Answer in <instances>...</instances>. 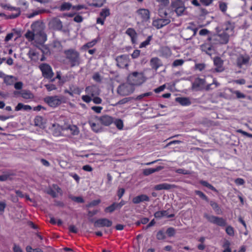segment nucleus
<instances>
[{
  "label": "nucleus",
  "mask_w": 252,
  "mask_h": 252,
  "mask_svg": "<svg viewBox=\"0 0 252 252\" xmlns=\"http://www.w3.org/2000/svg\"><path fill=\"white\" fill-rule=\"evenodd\" d=\"M152 35H149V36H148L146 40L141 43V44L139 45V48H142L144 47H146L147 46L150 45V42L152 40Z\"/></svg>",
  "instance_id": "41"
},
{
  "label": "nucleus",
  "mask_w": 252,
  "mask_h": 252,
  "mask_svg": "<svg viewBox=\"0 0 252 252\" xmlns=\"http://www.w3.org/2000/svg\"><path fill=\"white\" fill-rule=\"evenodd\" d=\"M213 84H215L216 85L215 88H216L217 87H218L219 85V84L217 82V81L215 78L213 79V83H212L211 84H207L204 88H203V89H204L206 91H208L210 90H212L213 88H211V86Z\"/></svg>",
  "instance_id": "44"
},
{
  "label": "nucleus",
  "mask_w": 252,
  "mask_h": 252,
  "mask_svg": "<svg viewBox=\"0 0 252 252\" xmlns=\"http://www.w3.org/2000/svg\"><path fill=\"white\" fill-rule=\"evenodd\" d=\"M206 83V80L204 78H200L197 77L195 79L192 83V87L193 88H201L203 89V87Z\"/></svg>",
  "instance_id": "24"
},
{
  "label": "nucleus",
  "mask_w": 252,
  "mask_h": 252,
  "mask_svg": "<svg viewBox=\"0 0 252 252\" xmlns=\"http://www.w3.org/2000/svg\"><path fill=\"white\" fill-rule=\"evenodd\" d=\"M66 63L70 67L79 66L81 63L80 54L75 49L70 48L63 52Z\"/></svg>",
  "instance_id": "1"
},
{
  "label": "nucleus",
  "mask_w": 252,
  "mask_h": 252,
  "mask_svg": "<svg viewBox=\"0 0 252 252\" xmlns=\"http://www.w3.org/2000/svg\"><path fill=\"white\" fill-rule=\"evenodd\" d=\"M70 198L77 203H83L84 202V200L81 196H70Z\"/></svg>",
  "instance_id": "54"
},
{
  "label": "nucleus",
  "mask_w": 252,
  "mask_h": 252,
  "mask_svg": "<svg viewBox=\"0 0 252 252\" xmlns=\"http://www.w3.org/2000/svg\"><path fill=\"white\" fill-rule=\"evenodd\" d=\"M219 6L220 10L225 13L227 9V4L226 2L220 1L219 2Z\"/></svg>",
  "instance_id": "45"
},
{
  "label": "nucleus",
  "mask_w": 252,
  "mask_h": 252,
  "mask_svg": "<svg viewBox=\"0 0 252 252\" xmlns=\"http://www.w3.org/2000/svg\"><path fill=\"white\" fill-rule=\"evenodd\" d=\"M45 86L48 91H52L57 89L56 85L53 84H46Z\"/></svg>",
  "instance_id": "59"
},
{
  "label": "nucleus",
  "mask_w": 252,
  "mask_h": 252,
  "mask_svg": "<svg viewBox=\"0 0 252 252\" xmlns=\"http://www.w3.org/2000/svg\"><path fill=\"white\" fill-rule=\"evenodd\" d=\"M44 101L49 106L55 108L59 106L62 103L66 102V99L63 95L49 96L44 98Z\"/></svg>",
  "instance_id": "5"
},
{
  "label": "nucleus",
  "mask_w": 252,
  "mask_h": 252,
  "mask_svg": "<svg viewBox=\"0 0 252 252\" xmlns=\"http://www.w3.org/2000/svg\"><path fill=\"white\" fill-rule=\"evenodd\" d=\"M176 172L178 174L184 175H187L189 174V172L188 170L182 168L177 169Z\"/></svg>",
  "instance_id": "62"
},
{
  "label": "nucleus",
  "mask_w": 252,
  "mask_h": 252,
  "mask_svg": "<svg viewBox=\"0 0 252 252\" xmlns=\"http://www.w3.org/2000/svg\"><path fill=\"white\" fill-rule=\"evenodd\" d=\"M68 129L70 130L71 133L73 135H78L79 132L78 127L75 125L69 126Z\"/></svg>",
  "instance_id": "43"
},
{
  "label": "nucleus",
  "mask_w": 252,
  "mask_h": 252,
  "mask_svg": "<svg viewBox=\"0 0 252 252\" xmlns=\"http://www.w3.org/2000/svg\"><path fill=\"white\" fill-rule=\"evenodd\" d=\"M0 6L4 9L16 11L15 13L11 14L9 15V18L11 19L17 18L21 14L20 8L19 7H13L11 6L9 4L4 3H0Z\"/></svg>",
  "instance_id": "14"
},
{
  "label": "nucleus",
  "mask_w": 252,
  "mask_h": 252,
  "mask_svg": "<svg viewBox=\"0 0 252 252\" xmlns=\"http://www.w3.org/2000/svg\"><path fill=\"white\" fill-rule=\"evenodd\" d=\"M112 225V221L106 218H101L96 220L94 222L95 227H109Z\"/></svg>",
  "instance_id": "18"
},
{
  "label": "nucleus",
  "mask_w": 252,
  "mask_h": 252,
  "mask_svg": "<svg viewBox=\"0 0 252 252\" xmlns=\"http://www.w3.org/2000/svg\"><path fill=\"white\" fill-rule=\"evenodd\" d=\"M114 124L116 125V127L119 129H122L124 127V123L123 121L121 119H117L115 122Z\"/></svg>",
  "instance_id": "51"
},
{
  "label": "nucleus",
  "mask_w": 252,
  "mask_h": 252,
  "mask_svg": "<svg viewBox=\"0 0 252 252\" xmlns=\"http://www.w3.org/2000/svg\"><path fill=\"white\" fill-rule=\"evenodd\" d=\"M135 13L141 23H146L150 19L151 13L149 9L146 8H139Z\"/></svg>",
  "instance_id": "10"
},
{
  "label": "nucleus",
  "mask_w": 252,
  "mask_h": 252,
  "mask_svg": "<svg viewBox=\"0 0 252 252\" xmlns=\"http://www.w3.org/2000/svg\"><path fill=\"white\" fill-rule=\"evenodd\" d=\"M225 232L227 233V234L230 236H233L234 235V228L230 225H228L226 227Z\"/></svg>",
  "instance_id": "49"
},
{
  "label": "nucleus",
  "mask_w": 252,
  "mask_h": 252,
  "mask_svg": "<svg viewBox=\"0 0 252 252\" xmlns=\"http://www.w3.org/2000/svg\"><path fill=\"white\" fill-rule=\"evenodd\" d=\"M204 217L210 223L216 224L218 226L220 227H225L226 226V220L222 217H219L213 215H209L206 213L204 214Z\"/></svg>",
  "instance_id": "7"
},
{
  "label": "nucleus",
  "mask_w": 252,
  "mask_h": 252,
  "mask_svg": "<svg viewBox=\"0 0 252 252\" xmlns=\"http://www.w3.org/2000/svg\"><path fill=\"white\" fill-rule=\"evenodd\" d=\"M92 96L89 94L83 95L81 97L82 100L87 103H90L92 100Z\"/></svg>",
  "instance_id": "55"
},
{
  "label": "nucleus",
  "mask_w": 252,
  "mask_h": 252,
  "mask_svg": "<svg viewBox=\"0 0 252 252\" xmlns=\"http://www.w3.org/2000/svg\"><path fill=\"white\" fill-rule=\"evenodd\" d=\"M206 67V64L204 63H196L195 64V69L196 70H198L200 71H202L205 69Z\"/></svg>",
  "instance_id": "56"
},
{
  "label": "nucleus",
  "mask_w": 252,
  "mask_h": 252,
  "mask_svg": "<svg viewBox=\"0 0 252 252\" xmlns=\"http://www.w3.org/2000/svg\"><path fill=\"white\" fill-rule=\"evenodd\" d=\"M3 81L7 85H12L14 83L13 76L6 75L3 79Z\"/></svg>",
  "instance_id": "40"
},
{
  "label": "nucleus",
  "mask_w": 252,
  "mask_h": 252,
  "mask_svg": "<svg viewBox=\"0 0 252 252\" xmlns=\"http://www.w3.org/2000/svg\"><path fill=\"white\" fill-rule=\"evenodd\" d=\"M184 63L185 61L183 59H177L173 62L172 63V66L173 67H176L177 66H182Z\"/></svg>",
  "instance_id": "46"
},
{
  "label": "nucleus",
  "mask_w": 252,
  "mask_h": 252,
  "mask_svg": "<svg viewBox=\"0 0 252 252\" xmlns=\"http://www.w3.org/2000/svg\"><path fill=\"white\" fill-rule=\"evenodd\" d=\"M39 67L42 72V76L47 79H51L54 76L52 67L47 63H41Z\"/></svg>",
  "instance_id": "12"
},
{
  "label": "nucleus",
  "mask_w": 252,
  "mask_h": 252,
  "mask_svg": "<svg viewBox=\"0 0 252 252\" xmlns=\"http://www.w3.org/2000/svg\"><path fill=\"white\" fill-rule=\"evenodd\" d=\"M194 193L202 200H205L207 202H209V198L201 191L196 190L194 191Z\"/></svg>",
  "instance_id": "37"
},
{
  "label": "nucleus",
  "mask_w": 252,
  "mask_h": 252,
  "mask_svg": "<svg viewBox=\"0 0 252 252\" xmlns=\"http://www.w3.org/2000/svg\"><path fill=\"white\" fill-rule=\"evenodd\" d=\"M21 97L25 99H32L34 95L30 91L23 90L21 91Z\"/></svg>",
  "instance_id": "27"
},
{
  "label": "nucleus",
  "mask_w": 252,
  "mask_h": 252,
  "mask_svg": "<svg viewBox=\"0 0 252 252\" xmlns=\"http://www.w3.org/2000/svg\"><path fill=\"white\" fill-rule=\"evenodd\" d=\"M229 39V35L225 32L214 34L208 37V41L209 42L212 41L214 45L226 44L228 42Z\"/></svg>",
  "instance_id": "2"
},
{
  "label": "nucleus",
  "mask_w": 252,
  "mask_h": 252,
  "mask_svg": "<svg viewBox=\"0 0 252 252\" xmlns=\"http://www.w3.org/2000/svg\"><path fill=\"white\" fill-rule=\"evenodd\" d=\"M83 88H80L78 86L73 84L69 85L68 89H65L64 93L68 94L71 96H73L74 94L79 95L82 93Z\"/></svg>",
  "instance_id": "15"
},
{
  "label": "nucleus",
  "mask_w": 252,
  "mask_h": 252,
  "mask_svg": "<svg viewBox=\"0 0 252 252\" xmlns=\"http://www.w3.org/2000/svg\"><path fill=\"white\" fill-rule=\"evenodd\" d=\"M140 52L141 51L139 50L136 49L134 50L132 54H131L132 58L133 59H137L139 56Z\"/></svg>",
  "instance_id": "61"
},
{
  "label": "nucleus",
  "mask_w": 252,
  "mask_h": 252,
  "mask_svg": "<svg viewBox=\"0 0 252 252\" xmlns=\"http://www.w3.org/2000/svg\"><path fill=\"white\" fill-rule=\"evenodd\" d=\"M230 92L235 94L237 98H245L246 97V95L239 91H233L231 89Z\"/></svg>",
  "instance_id": "48"
},
{
  "label": "nucleus",
  "mask_w": 252,
  "mask_h": 252,
  "mask_svg": "<svg viewBox=\"0 0 252 252\" xmlns=\"http://www.w3.org/2000/svg\"><path fill=\"white\" fill-rule=\"evenodd\" d=\"M132 202L135 204H139L143 202H149L150 197L146 194H140L133 198Z\"/></svg>",
  "instance_id": "21"
},
{
  "label": "nucleus",
  "mask_w": 252,
  "mask_h": 252,
  "mask_svg": "<svg viewBox=\"0 0 252 252\" xmlns=\"http://www.w3.org/2000/svg\"><path fill=\"white\" fill-rule=\"evenodd\" d=\"M25 36L29 41H32L36 38V35L32 31H28Z\"/></svg>",
  "instance_id": "36"
},
{
  "label": "nucleus",
  "mask_w": 252,
  "mask_h": 252,
  "mask_svg": "<svg viewBox=\"0 0 252 252\" xmlns=\"http://www.w3.org/2000/svg\"><path fill=\"white\" fill-rule=\"evenodd\" d=\"M31 29L36 35V38L39 37L40 39V43H44L47 39V36L44 32V28L42 24L36 21L31 25Z\"/></svg>",
  "instance_id": "3"
},
{
  "label": "nucleus",
  "mask_w": 252,
  "mask_h": 252,
  "mask_svg": "<svg viewBox=\"0 0 252 252\" xmlns=\"http://www.w3.org/2000/svg\"><path fill=\"white\" fill-rule=\"evenodd\" d=\"M150 65L152 69L157 71L162 65L160 59L157 57L152 58L150 60Z\"/></svg>",
  "instance_id": "23"
},
{
  "label": "nucleus",
  "mask_w": 252,
  "mask_h": 252,
  "mask_svg": "<svg viewBox=\"0 0 252 252\" xmlns=\"http://www.w3.org/2000/svg\"><path fill=\"white\" fill-rule=\"evenodd\" d=\"M166 234L169 237H172L175 234V230L173 227H169L166 231Z\"/></svg>",
  "instance_id": "57"
},
{
  "label": "nucleus",
  "mask_w": 252,
  "mask_h": 252,
  "mask_svg": "<svg viewBox=\"0 0 252 252\" xmlns=\"http://www.w3.org/2000/svg\"><path fill=\"white\" fill-rule=\"evenodd\" d=\"M27 252H43L40 248L32 249L31 246H27L26 248Z\"/></svg>",
  "instance_id": "50"
},
{
  "label": "nucleus",
  "mask_w": 252,
  "mask_h": 252,
  "mask_svg": "<svg viewBox=\"0 0 252 252\" xmlns=\"http://www.w3.org/2000/svg\"><path fill=\"white\" fill-rule=\"evenodd\" d=\"M93 98H92V100L94 103L96 104H99L101 103L102 102V99L99 97L94 96V97H93Z\"/></svg>",
  "instance_id": "64"
},
{
  "label": "nucleus",
  "mask_w": 252,
  "mask_h": 252,
  "mask_svg": "<svg viewBox=\"0 0 252 252\" xmlns=\"http://www.w3.org/2000/svg\"><path fill=\"white\" fill-rule=\"evenodd\" d=\"M176 100L183 106H189L191 104L190 100L187 97H177Z\"/></svg>",
  "instance_id": "31"
},
{
  "label": "nucleus",
  "mask_w": 252,
  "mask_h": 252,
  "mask_svg": "<svg viewBox=\"0 0 252 252\" xmlns=\"http://www.w3.org/2000/svg\"><path fill=\"white\" fill-rule=\"evenodd\" d=\"M160 169V167H158L157 168H149L145 169L143 170V174L145 176H148L155 172L158 171Z\"/></svg>",
  "instance_id": "35"
},
{
  "label": "nucleus",
  "mask_w": 252,
  "mask_h": 252,
  "mask_svg": "<svg viewBox=\"0 0 252 252\" xmlns=\"http://www.w3.org/2000/svg\"><path fill=\"white\" fill-rule=\"evenodd\" d=\"M99 120L101 124L105 126H109L113 122V118L108 115L101 116Z\"/></svg>",
  "instance_id": "25"
},
{
  "label": "nucleus",
  "mask_w": 252,
  "mask_h": 252,
  "mask_svg": "<svg viewBox=\"0 0 252 252\" xmlns=\"http://www.w3.org/2000/svg\"><path fill=\"white\" fill-rule=\"evenodd\" d=\"M210 204L212 207V209L214 210L215 212L218 214L220 215L222 213V210L220 209L219 205L214 201L211 200L209 201Z\"/></svg>",
  "instance_id": "28"
},
{
  "label": "nucleus",
  "mask_w": 252,
  "mask_h": 252,
  "mask_svg": "<svg viewBox=\"0 0 252 252\" xmlns=\"http://www.w3.org/2000/svg\"><path fill=\"white\" fill-rule=\"evenodd\" d=\"M92 110L97 113H100L103 108L101 106H94L91 107Z\"/></svg>",
  "instance_id": "63"
},
{
  "label": "nucleus",
  "mask_w": 252,
  "mask_h": 252,
  "mask_svg": "<svg viewBox=\"0 0 252 252\" xmlns=\"http://www.w3.org/2000/svg\"><path fill=\"white\" fill-rule=\"evenodd\" d=\"M162 55L165 58L170 57L171 55V52L169 48H164L162 50Z\"/></svg>",
  "instance_id": "58"
},
{
  "label": "nucleus",
  "mask_w": 252,
  "mask_h": 252,
  "mask_svg": "<svg viewBox=\"0 0 252 252\" xmlns=\"http://www.w3.org/2000/svg\"><path fill=\"white\" fill-rule=\"evenodd\" d=\"M199 1L202 5L207 6L211 4L214 0H199Z\"/></svg>",
  "instance_id": "60"
},
{
  "label": "nucleus",
  "mask_w": 252,
  "mask_h": 252,
  "mask_svg": "<svg viewBox=\"0 0 252 252\" xmlns=\"http://www.w3.org/2000/svg\"><path fill=\"white\" fill-rule=\"evenodd\" d=\"M191 30L187 27L186 29L183 31L181 36L185 40H190L192 38Z\"/></svg>",
  "instance_id": "30"
},
{
  "label": "nucleus",
  "mask_w": 252,
  "mask_h": 252,
  "mask_svg": "<svg viewBox=\"0 0 252 252\" xmlns=\"http://www.w3.org/2000/svg\"><path fill=\"white\" fill-rule=\"evenodd\" d=\"M22 109H24L25 110H30L32 109V107L30 105H24L22 103H19L15 107V110L16 111H19L21 110Z\"/></svg>",
  "instance_id": "33"
},
{
  "label": "nucleus",
  "mask_w": 252,
  "mask_h": 252,
  "mask_svg": "<svg viewBox=\"0 0 252 252\" xmlns=\"http://www.w3.org/2000/svg\"><path fill=\"white\" fill-rule=\"evenodd\" d=\"M171 6L173 10L169 13L170 15L174 14L175 12L178 16H181L186 9L184 3L182 0H174L172 2Z\"/></svg>",
  "instance_id": "6"
},
{
  "label": "nucleus",
  "mask_w": 252,
  "mask_h": 252,
  "mask_svg": "<svg viewBox=\"0 0 252 252\" xmlns=\"http://www.w3.org/2000/svg\"><path fill=\"white\" fill-rule=\"evenodd\" d=\"M214 64L216 66L213 72H221L224 70L223 66V61L219 57H216L214 59Z\"/></svg>",
  "instance_id": "19"
},
{
  "label": "nucleus",
  "mask_w": 252,
  "mask_h": 252,
  "mask_svg": "<svg viewBox=\"0 0 252 252\" xmlns=\"http://www.w3.org/2000/svg\"><path fill=\"white\" fill-rule=\"evenodd\" d=\"M234 27L230 21H227L224 24V29L222 32H227L229 31L232 32Z\"/></svg>",
  "instance_id": "32"
},
{
  "label": "nucleus",
  "mask_w": 252,
  "mask_h": 252,
  "mask_svg": "<svg viewBox=\"0 0 252 252\" xmlns=\"http://www.w3.org/2000/svg\"><path fill=\"white\" fill-rule=\"evenodd\" d=\"M250 57L248 55H240L237 58V66L241 68L244 65H247L250 62Z\"/></svg>",
  "instance_id": "17"
},
{
  "label": "nucleus",
  "mask_w": 252,
  "mask_h": 252,
  "mask_svg": "<svg viewBox=\"0 0 252 252\" xmlns=\"http://www.w3.org/2000/svg\"><path fill=\"white\" fill-rule=\"evenodd\" d=\"M134 89V87L127 82L120 85L117 89V92L121 95L126 96L132 94Z\"/></svg>",
  "instance_id": "8"
},
{
  "label": "nucleus",
  "mask_w": 252,
  "mask_h": 252,
  "mask_svg": "<svg viewBox=\"0 0 252 252\" xmlns=\"http://www.w3.org/2000/svg\"><path fill=\"white\" fill-rule=\"evenodd\" d=\"M214 45V44H213L212 41L209 42L207 39L204 43L200 46V49L206 55L211 56L215 54L216 51Z\"/></svg>",
  "instance_id": "11"
},
{
  "label": "nucleus",
  "mask_w": 252,
  "mask_h": 252,
  "mask_svg": "<svg viewBox=\"0 0 252 252\" xmlns=\"http://www.w3.org/2000/svg\"><path fill=\"white\" fill-rule=\"evenodd\" d=\"M72 6V5L71 3L69 2H64L62 4L60 7V10L61 11H63L65 10H69Z\"/></svg>",
  "instance_id": "42"
},
{
  "label": "nucleus",
  "mask_w": 252,
  "mask_h": 252,
  "mask_svg": "<svg viewBox=\"0 0 252 252\" xmlns=\"http://www.w3.org/2000/svg\"><path fill=\"white\" fill-rule=\"evenodd\" d=\"M166 238L165 235L163 231L159 230L157 232V239L158 240H162Z\"/></svg>",
  "instance_id": "52"
},
{
  "label": "nucleus",
  "mask_w": 252,
  "mask_h": 252,
  "mask_svg": "<svg viewBox=\"0 0 252 252\" xmlns=\"http://www.w3.org/2000/svg\"><path fill=\"white\" fill-rule=\"evenodd\" d=\"M110 15V9L109 8H103L99 13V15L105 20L106 18Z\"/></svg>",
  "instance_id": "38"
},
{
  "label": "nucleus",
  "mask_w": 252,
  "mask_h": 252,
  "mask_svg": "<svg viewBox=\"0 0 252 252\" xmlns=\"http://www.w3.org/2000/svg\"><path fill=\"white\" fill-rule=\"evenodd\" d=\"M145 81V79L143 74L136 71L129 74L127 79V82L133 87L141 85Z\"/></svg>",
  "instance_id": "4"
},
{
  "label": "nucleus",
  "mask_w": 252,
  "mask_h": 252,
  "mask_svg": "<svg viewBox=\"0 0 252 252\" xmlns=\"http://www.w3.org/2000/svg\"><path fill=\"white\" fill-rule=\"evenodd\" d=\"M126 33L130 36L132 44L136 43L137 34L134 29L131 28H128L126 32Z\"/></svg>",
  "instance_id": "22"
},
{
  "label": "nucleus",
  "mask_w": 252,
  "mask_h": 252,
  "mask_svg": "<svg viewBox=\"0 0 252 252\" xmlns=\"http://www.w3.org/2000/svg\"><path fill=\"white\" fill-rule=\"evenodd\" d=\"M50 28L55 30L60 31L63 29V24L61 20L58 18H52L49 23Z\"/></svg>",
  "instance_id": "16"
},
{
  "label": "nucleus",
  "mask_w": 252,
  "mask_h": 252,
  "mask_svg": "<svg viewBox=\"0 0 252 252\" xmlns=\"http://www.w3.org/2000/svg\"><path fill=\"white\" fill-rule=\"evenodd\" d=\"M173 187V185L167 183H162L156 185L154 189L156 190H160L162 189L169 190L172 189Z\"/></svg>",
  "instance_id": "26"
},
{
  "label": "nucleus",
  "mask_w": 252,
  "mask_h": 252,
  "mask_svg": "<svg viewBox=\"0 0 252 252\" xmlns=\"http://www.w3.org/2000/svg\"><path fill=\"white\" fill-rule=\"evenodd\" d=\"M101 202V200L100 199H96V200H94L90 202L89 203H88L86 207L88 208L92 207L94 206H97Z\"/></svg>",
  "instance_id": "53"
},
{
  "label": "nucleus",
  "mask_w": 252,
  "mask_h": 252,
  "mask_svg": "<svg viewBox=\"0 0 252 252\" xmlns=\"http://www.w3.org/2000/svg\"><path fill=\"white\" fill-rule=\"evenodd\" d=\"M117 65L121 68H127L128 66L129 59L128 55H122L116 58Z\"/></svg>",
  "instance_id": "13"
},
{
  "label": "nucleus",
  "mask_w": 252,
  "mask_h": 252,
  "mask_svg": "<svg viewBox=\"0 0 252 252\" xmlns=\"http://www.w3.org/2000/svg\"><path fill=\"white\" fill-rule=\"evenodd\" d=\"M85 91L86 93L92 97L98 95L99 94V90L98 87L95 85L89 86L86 87Z\"/></svg>",
  "instance_id": "20"
},
{
  "label": "nucleus",
  "mask_w": 252,
  "mask_h": 252,
  "mask_svg": "<svg viewBox=\"0 0 252 252\" xmlns=\"http://www.w3.org/2000/svg\"><path fill=\"white\" fill-rule=\"evenodd\" d=\"M199 183L201 185L208 188V189L212 190V191H214L215 192L218 191L217 189L213 185H212L211 184H210V183H209L208 182H207L206 181L201 180L199 181Z\"/></svg>",
  "instance_id": "34"
},
{
  "label": "nucleus",
  "mask_w": 252,
  "mask_h": 252,
  "mask_svg": "<svg viewBox=\"0 0 252 252\" xmlns=\"http://www.w3.org/2000/svg\"><path fill=\"white\" fill-rule=\"evenodd\" d=\"M117 208V206H116V203H113L111 205H110L108 207H107L106 208H105V209L104 210V211L105 212H106V213H108V212H109V213H112Z\"/></svg>",
  "instance_id": "47"
},
{
  "label": "nucleus",
  "mask_w": 252,
  "mask_h": 252,
  "mask_svg": "<svg viewBox=\"0 0 252 252\" xmlns=\"http://www.w3.org/2000/svg\"><path fill=\"white\" fill-rule=\"evenodd\" d=\"M98 41V38L97 39H94L91 41L88 42L83 45L82 47V49L86 50L87 49L94 47Z\"/></svg>",
  "instance_id": "29"
},
{
  "label": "nucleus",
  "mask_w": 252,
  "mask_h": 252,
  "mask_svg": "<svg viewBox=\"0 0 252 252\" xmlns=\"http://www.w3.org/2000/svg\"><path fill=\"white\" fill-rule=\"evenodd\" d=\"M164 15L166 16L165 18H160L154 20L153 21V26L157 29H159L169 24L171 22V16L169 15V13L166 11L164 12Z\"/></svg>",
  "instance_id": "9"
},
{
  "label": "nucleus",
  "mask_w": 252,
  "mask_h": 252,
  "mask_svg": "<svg viewBox=\"0 0 252 252\" xmlns=\"http://www.w3.org/2000/svg\"><path fill=\"white\" fill-rule=\"evenodd\" d=\"M89 124L94 131L98 132L100 131V127L98 124H96L92 121H89Z\"/></svg>",
  "instance_id": "39"
}]
</instances>
